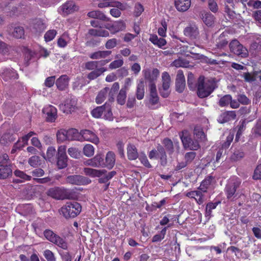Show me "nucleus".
I'll list each match as a JSON object with an SVG mask.
<instances>
[{"instance_id":"4","label":"nucleus","mask_w":261,"mask_h":261,"mask_svg":"<svg viewBox=\"0 0 261 261\" xmlns=\"http://www.w3.org/2000/svg\"><path fill=\"white\" fill-rule=\"evenodd\" d=\"M183 146L185 149L196 150L199 148L200 145L197 141H193L191 138L187 130H184L179 133Z\"/></svg>"},{"instance_id":"37","label":"nucleus","mask_w":261,"mask_h":261,"mask_svg":"<svg viewBox=\"0 0 261 261\" xmlns=\"http://www.w3.org/2000/svg\"><path fill=\"white\" fill-rule=\"evenodd\" d=\"M52 243L63 249L67 250L68 249V244L66 240L58 235Z\"/></svg>"},{"instance_id":"19","label":"nucleus","mask_w":261,"mask_h":261,"mask_svg":"<svg viewBox=\"0 0 261 261\" xmlns=\"http://www.w3.org/2000/svg\"><path fill=\"white\" fill-rule=\"evenodd\" d=\"M144 72V76L145 80L148 81L150 83H154L156 80L159 75V70L154 68L150 72L149 70H145L143 71Z\"/></svg>"},{"instance_id":"34","label":"nucleus","mask_w":261,"mask_h":261,"mask_svg":"<svg viewBox=\"0 0 261 261\" xmlns=\"http://www.w3.org/2000/svg\"><path fill=\"white\" fill-rule=\"evenodd\" d=\"M15 138L14 135L10 134V133H6L4 134L0 139V143L4 145H7L10 143L13 142Z\"/></svg>"},{"instance_id":"11","label":"nucleus","mask_w":261,"mask_h":261,"mask_svg":"<svg viewBox=\"0 0 261 261\" xmlns=\"http://www.w3.org/2000/svg\"><path fill=\"white\" fill-rule=\"evenodd\" d=\"M42 112L45 115L46 120L48 122H55L57 118V109L53 106H46L43 109Z\"/></svg>"},{"instance_id":"15","label":"nucleus","mask_w":261,"mask_h":261,"mask_svg":"<svg viewBox=\"0 0 261 261\" xmlns=\"http://www.w3.org/2000/svg\"><path fill=\"white\" fill-rule=\"evenodd\" d=\"M175 85L176 90L177 92L181 93L184 91L186 87V81L183 72L181 70L177 71Z\"/></svg>"},{"instance_id":"18","label":"nucleus","mask_w":261,"mask_h":261,"mask_svg":"<svg viewBox=\"0 0 261 261\" xmlns=\"http://www.w3.org/2000/svg\"><path fill=\"white\" fill-rule=\"evenodd\" d=\"M156 151L161 165L163 166H166L167 164V156L165 148L162 145L158 144L156 146Z\"/></svg>"},{"instance_id":"42","label":"nucleus","mask_w":261,"mask_h":261,"mask_svg":"<svg viewBox=\"0 0 261 261\" xmlns=\"http://www.w3.org/2000/svg\"><path fill=\"white\" fill-rule=\"evenodd\" d=\"M119 89V84L117 82H115L113 84L111 89H109V101L112 102L114 99V95L115 92L117 91Z\"/></svg>"},{"instance_id":"23","label":"nucleus","mask_w":261,"mask_h":261,"mask_svg":"<svg viewBox=\"0 0 261 261\" xmlns=\"http://www.w3.org/2000/svg\"><path fill=\"white\" fill-rule=\"evenodd\" d=\"M84 173L85 175L90 176L92 177H100L105 172V170H97L90 168H85L83 169Z\"/></svg>"},{"instance_id":"8","label":"nucleus","mask_w":261,"mask_h":261,"mask_svg":"<svg viewBox=\"0 0 261 261\" xmlns=\"http://www.w3.org/2000/svg\"><path fill=\"white\" fill-rule=\"evenodd\" d=\"M68 158L66 152V146H61L58 148L57 165L59 169L65 168L67 166Z\"/></svg>"},{"instance_id":"59","label":"nucleus","mask_w":261,"mask_h":261,"mask_svg":"<svg viewBox=\"0 0 261 261\" xmlns=\"http://www.w3.org/2000/svg\"><path fill=\"white\" fill-rule=\"evenodd\" d=\"M11 165L9 156L6 153L0 154V166Z\"/></svg>"},{"instance_id":"41","label":"nucleus","mask_w":261,"mask_h":261,"mask_svg":"<svg viewBox=\"0 0 261 261\" xmlns=\"http://www.w3.org/2000/svg\"><path fill=\"white\" fill-rule=\"evenodd\" d=\"M106 106L107 102L102 106L97 107L95 109H93L91 112L92 116L95 118H100L103 113Z\"/></svg>"},{"instance_id":"31","label":"nucleus","mask_w":261,"mask_h":261,"mask_svg":"<svg viewBox=\"0 0 261 261\" xmlns=\"http://www.w3.org/2000/svg\"><path fill=\"white\" fill-rule=\"evenodd\" d=\"M149 41L160 48H163L167 43L165 39L162 38H159L156 35H151L149 38Z\"/></svg>"},{"instance_id":"45","label":"nucleus","mask_w":261,"mask_h":261,"mask_svg":"<svg viewBox=\"0 0 261 261\" xmlns=\"http://www.w3.org/2000/svg\"><path fill=\"white\" fill-rule=\"evenodd\" d=\"M136 96L138 99H142L144 96V85L142 81L140 82L138 84Z\"/></svg>"},{"instance_id":"7","label":"nucleus","mask_w":261,"mask_h":261,"mask_svg":"<svg viewBox=\"0 0 261 261\" xmlns=\"http://www.w3.org/2000/svg\"><path fill=\"white\" fill-rule=\"evenodd\" d=\"M162 144L164 146L165 150L167 151L168 154L171 156L174 151L177 153H179L180 150V146L179 142H173L168 138H166L162 141Z\"/></svg>"},{"instance_id":"6","label":"nucleus","mask_w":261,"mask_h":261,"mask_svg":"<svg viewBox=\"0 0 261 261\" xmlns=\"http://www.w3.org/2000/svg\"><path fill=\"white\" fill-rule=\"evenodd\" d=\"M48 196L56 199H64L69 198V192L67 190L60 187L49 189L47 192Z\"/></svg>"},{"instance_id":"26","label":"nucleus","mask_w":261,"mask_h":261,"mask_svg":"<svg viewBox=\"0 0 261 261\" xmlns=\"http://www.w3.org/2000/svg\"><path fill=\"white\" fill-rule=\"evenodd\" d=\"M69 79L67 75H62L56 82L58 89L64 90L68 85Z\"/></svg>"},{"instance_id":"39","label":"nucleus","mask_w":261,"mask_h":261,"mask_svg":"<svg viewBox=\"0 0 261 261\" xmlns=\"http://www.w3.org/2000/svg\"><path fill=\"white\" fill-rule=\"evenodd\" d=\"M67 139L69 141L80 140L79 137L80 135L77 129L74 128H71L66 130Z\"/></svg>"},{"instance_id":"22","label":"nucleus","mask_w":261,"mask_h":261,"mask_svg":"<svg viewBox=\"0 0 261 261\" xmlns=\"http://www.w3.org/2000/svg\"><path fill=\"white\" fill-rule=\"evenodd\" d=\"M2 76L5 81L15 80L18 78V75L15 71L11 69H6L2 73Z\"/></svg>"},{"instance_id":"16","label":"nucleus","mask_w":261,"mask_h":261,"mask_svg":"<svg viewBox=\"0 0 261 261\" xmlns=\"http://www.w3.org/2000/svg\"><path fill=\"white\" fill-rule=\"evenodd\" d=\"M186 196L194 199L198 204H201L204 201L203 192L200 190L189 192L186 194Z\"/></svg>"},{"instance_id":"56","label":"nucleus","mask_w":261,"mask_h":261,"mask_svg":"<svg viewBox=\"0 0 261 261\" xmlns=\"http://www.w3.org/2000/svg\"><path fill=\"white\" fill-rule=\"evenodd\" d=\"M28 163L31 166L36 167L41 164L40 157L37 155L33 156L29 159Z\"/></svg>"},{"instance_id":"30","label":"nucleus","mask_w":261,"mask_h":261,"mask_svg":"<svg viewBox=\"0 0 261 261\" xmlns=\"http://www.w3.org/2000/svg\"><path fill=\"white\" fill-rule=\"evenodd\" d=\"M107 71V68L100 67L93 70L87 75V78L90 80H94L100 76L103 73Z\"/></svg>"},{"instance_id":"55","label":"nucleus","mask_w":261,"mask_h":261,"mask_svg":"<svg viewBox=\"0 0 261 261\" xmlns=\"http://www.w3.org/2000/svg\"><path fill=\"white\" fill-rule=\"evenodd\" d=\"M43 234L45 238L51 243L54 242L55 238L58 236L50 229H46Z\"/></svg>"},{"instance_id":"29","label":"nucleus","mask_w":261,"mask_h":261,"mask_svg":"<svg viewBox=\"0 0 261 261\" xmlns=\"http://www.w3.org/2000/svg\"><path fill=\"white\" fill-rule=\"evenodd\" d=\"M12 174L11 165L0 166V179H5Z\"/></svg>"},{"instance_id":"43","label":"nucleus","mask_w":261,"mask_h":261,"mask_svg":"<svg viewBox=\"0 0 261 261\" xmlns=\"http://www.w3.org/2000/svg\"><path fill=\"white\" fill-rule=\"evenodd\" d=\"M126 97V88H121L117 97V102L120 105H123L125 102Z\"/></svg>"},{"instance_id":"44","label":"nucleus","mask_w":261,"mask_h":261,"mask_svg":"<svg viewBox=\"0 0 261 261\" xmlns=\"http://www.w3.org/2000/svg\"><path fill=\"white\" fill-rule=\"evenodd\" d=\"M113 30L112 33L115 34L117 32L123 30L125 28V23L122 21H116L112 24Z\"/></svg>"},{"instance_id":"10","label":"nucleus","mask_w":261,"mask_h":261,"mask_svg":"<svg viewBox=\"0 0 261 261\" xmlns=\"http://www.w3.org/2000/svg\"><path fill=\"white\" fill-rule=\"evenodd\" d=\"M77 104L76 99L75 97L67 98L64 104L60 105V109L63 113H69L73 111Z\"/></svg>"},{"instance_id":"20","label":"nucleus","mask_w":261,"mask_h":261,"mask_svg":"<svg viewBox=\"0 0 261 261\" xmlns=\"http://www.w3.org/2000/svg\"><path fill=\"white\" fill-rule=\"evenodd\" d=\"M66 181L72 185H81L85 182V178L79 175H69L66 177Z\"/></svg>"},{"instance_id":"64","label":"nucleus","mask_w":261,"mask_h":261,"mask_svg":"<svg viewBox=\"0 0 261 261\" xmlns=\"http://www.w3.org/2000/svg\"><path fill=\"white\" fill-rule=\"evenodd\" d=\"M261 47V37H257L253 40L250 45V49L252 50H256Z\"/></svg>"},{"instance_id":"60","label":"nucleus","mask_w":261,"mask_h":261,"mask_svg":"<svg viewBox=\"0 0 261 261\" xmlns=\"http://www.w3.org/2000/svg\"><path fill=\"white\" fill-rule=\"evenodd\" d=\"M244 156V153L242 150H236L231 156V159L232 161H237L243 158Z\"/></svg>"},{"instance_id":"28","label":"nucleus","mask_w":261,"mask_h":261,"mask_svg":"<svg viewBox=\"0 0 261 261\" xmlns=\"http://www.w3.org/2000/svg\"><path fill=\"white\" fill-rule=\"evenodd\" d=\"M201 19L207 27H212L215 22V17L210 12H203L201 14Z\"/></svg>"},{"instance_id":"1","label":"nucleus","mask_w":261,"mask_h":261,"mask_svg":"<svg viewBox=\"0 0 261 261\" xmlns=\"http://www.w3.org/2000/svg\"><path fill=\"white\" fill-rule=\"evenodd\" d=\"M197 94L199 98L208 96L216 87L215 82L212 79L205 80L203 76H200L197 83Z\"/></svg>"},{"instance_id":"21","label":"nucleus","mask_w":261,"mask_h":261,"mask_svg":"<svg viewBox=\"0 0 261 261\" xmlns=\"http://www.w3.org/2000/svg\"><path fill=\"white\" fill-rule=\"evenodd\" d=\"M174 3L177 10L181 12L186 11L191 6V0H175Z\"/></svg>"},{"instance_id":"9","label":"nucleus","mask_w":261,"mask_h":261,"mask_svg":"<svg viewBox=\"0 0 261 261\" xmlns=\"http://www.w3.org/2000/svg\"><path fill=\"white\" fill-rule=\"evenodd\" d=\"M184 34L191 39H196L199 36V31L197 24L190 23L184 30Z\"/></svg>"},{"instance_id":"14","label":"nucleus","mask_w":261,"mask_h":261,"mask_svg":"<svg viewBox=\"0 0 261 261\" xmlns=\"http://www.w3.org/2000/svg\"><path fill=\"white\" fill-rule=\"evenodd\" d=\"M246 82L252 83L257 80L261 82V70L256 71L252 73L249 72H243L240 75Z\"/></svg>"},{"instance_id":"33","label":"nucleus","mask_w":261,"mask_h":261,"mask_svg":"<svg viewBox=\"0 0 261 261\" xmlns=\"http://www.w3.org/2000/svg\"><path fill=\"white\" fill-rule=\"evenodd\" d=\"M88 33L89 35L93 36L108 37L109 35V33L108 31L101 29H91L89 30Z\"/></svg>"},{"instance_id":"57","label":"nucleus","mask_w":261,"mask_h":261,"mask_svg":"<svg viewBox=\"0 0 261 261\" xmlns=\"http://www.w3.org/2000/svg\"><path fill=\"white\" fill-rule=\"evenodd\" d=\"M14 174L16 176L20 177L23 181L30 180L32 178L31 176L27 175L23 171L19 170H16L14 172Z\"/></svg>"},{"instance_id":"48","label":"nucleus","mask_w":261,"mask_h":261,"mask_svg":"<svg viewBox=\"0 0 261 261\" xmlns=\"http://www.w3.org/2000/svg\"><path fill=\"white\" fill-rule=\"evenodd\" d=\"M83 153L87 157L93 156L94 153V148L91 144H86L83 148Z\"/></svg>"},{"instance_id":"54","label":"nucleus","mask_w":261,"mask_h":261,"mask_svg":"<svg viewBox=\"0 0 261 261\" xmlns=\"http://www.w3.org/2000/svg\"><path fill=\"white\" fill-rule=\"evenodd\" d=\"M45 25L41 20H36V22L34 24L33 28L36 32H41L45 29Z\"/></svg>"},{"instance_id":"62","label":"nucleus","mask_w":261,"mask_h":261,"mask_svg":"<svg viewBox=\"0 0 261 261\" xmlns=\"http://www.w3.org/2000/svg\"><path fill=\"white\" fill-rule=\"evenodd\" d=\"M57 34V31L55 30H50L48 31L44 35V39L46 42L52 40Z\"/></svg>"},{"instance_id":"12","label":"nucleus","mask_w":261,"mask_h":261,"mask_svg":"<svg viewBox=\"0 0 261 261\" xmlns=\"http://www.w3.org/2000/svg\"><path fill=\"white\" fill-rule=\"evenodd\" d=\"M80 135L85 141L91 142L95 144H98L99 140L96 134L89 129H82L80 131Z\"/></svg>"},{"instance_id":"50","label":"nucleus","mask_w":261,"mask_h":261,"mask_svg":"<svg viewBox=\"0 0 261 261\" xmlns=\"http://www.w3.org/2000/svg\"><path fill=\"white\" fill-rule=\"evenodd\" d=\"M12 35L16 38H21L24 35L23 28L21 27H15L12 32Z\"/></svg>"},{"instance_id":"52","label":"nucleus","mask_w":261,"mask_h":261,"mask_svg":"<svg viewBox=\"0 0 261 261\" xmlns=\"http://www.w3.org/2000/svg\"><path fill=\"white\" fill-rule=\"evenodd\" d=\"M57 138L58 141L60 142L68 140L66 130L61 129L59 130L57 133Z\"/></svg>"},{"instance_id":"35","label":"nucleus","mask_w":261,"mask_h":261,"mask_svg":"<svg viewBox=\"0 0 261 261\" xmlns=\"http://www.w3.org/2000/svg\"><path fill=\"white\" fill-rule=\"evenodd\" d=\"M109 91V88L106 87V88H103V89H102L99 92V93L98 94L97 96H96V98L95 99L96 102L97 104L101 103L102 102H103L105 101V100L106 99V98L107 96Z\"/></svg>"},{"instance_id":"46","label":"nucleus","mask_w":261,"mask_h":261,"mask_svg":"<svg viewBox=\"0 0 261 261\" xmlns=\"http://www.w3.org/2000/svg\"><path fill=\"white\" fill-rule=\"evenodd\" d=\"M35 56V53L31 50L27 49L24 54V64L25 66L30 65V62L33 59Z\"/></svg>"},{"instance_id":"32","label":"nucleus","mask_w":261,"mask_h":261,"mask_svg":"<svg viewBox=\"0 0 261 261\" xmlns=\"http://www.w3.org/2000/svg\"><path fill=\"white\" fill-rule=\"evenodd\" d=\"M159 97L156 95H150L149 99L147 103L148 107L150 109H155L159 106Z\"/></svg>"},{"instance_id":"61","label":"nucleus","mask_w":261,"mask_h":261,"mask_svg":"<svg viewBox=\"0 0 261 261\" xmlns=\"http://www.w3.org/2000/svg\"><path fill=\"white\" fill-rule=\"evenodd\" d=\"M43 255L47 261H56L54 253L50 250L46 249L44 250Z\"/></svg>"},{"instance_id":"36","label":"nucleus","mask_w":261,"mask_h":261,"mask_svg":"<svg viewBox=\"0 0 261 261\" xmlns=\"http://www.w3.org/2000/svg\"><path fill=\"white\" fill-rule=\"evenodd\" d=\"M162 80L163 90H169L170 86L171 78L167 72H164L162 73Z\"/></svg>"},{"instance_id":"13","label":"nucleus","mask_w":261,"mask_h":261,"mask_svg":"<svg viewBox=\"0 0 261 261\" xmlns=\"http://www.w3.org/2000/svg\"><path fill=\"white\" fill-rule=\"evenodd\" d=\"M78 9V6L75 5L74 2L69 1L60 7L59 11L60 12H62L63 15H67L77 11Z\"/></svg>"},{"instance_id":"49","label":"nucleus","mask_w":261,"mask_h":261,"mask_svg":"<svg viewBox=\"0 0 261 261\" xmlns=\"http://www.w3.org/2000/svg\"><path fill=\"white\" fill-rule=\"evenodd\" d=\"M95 165L98 167H106L103 156L100 154H96L94 158Z\"/></svg>"},{"instance_id":"63","label":"nucleus","mask_w":261,"mask_h":261,"mask_svg":"<svg viewBox=\"0 0 261 261\" xmlns=\"http://www.w3.org/2000/svg\"><path fill=\"white\" fill-rule=\"evenodd\" d=\"M122 59L116 60L111 62L109 66L110 69H115L121 67L123 64Z\"/></svg>"},{"instance_id":"5","label":"nucleus","mask_w":261,"mask_h":261,"mask_svg":"<svg viewBox=\"0 0 261 261\" xmlns=\"http://www.w3.org/2000/svg\"><path fill=\"white\" fill-rule=\"evenodd\" d=\"M229 47L231 53L239 57L246 58L248 56V50L237 40H232L229 44Z\"/></svg>"},{"instance_id":"27","label":"nucleus","mask_w":261,"mask_h":261,"mask_svg":"<svg viewBox=\"0 0 261 261\" xmlns=\"http://www.w3.org/2000/svg\"><path fill=\"white\" fill-rule=\"evenodd\" d=\"M127 154L129 160H135L139 157L137 149L134 145L129 144L127 145Z\"/></svg>"},{"instance_id":"2","label":"nucleus","mask_w":261,"mask_h":261,"mask_svg":"<svg viewBox=\"0 0 261 261\" xmlns=\"http://www.w3.org/2000/svg\"><path fill=\"white\" fill-rule=\"evenodd\" d=\"M82 206L75 201L68 202L61 208L63 216L66 218H74L81 212Z\"/></svg>"},{"instance_id":"47","label":"nucleus","mask_w":261,"mask_h":261,"mask_svg":"<svg viewBox=\"0 0 261 261\" xmlns=\"http://www.w3.org/2000/svg\"><path fill=\"white\" fill-rule=\"evenodd\" d=\"M231 99L232 97L230 95H225L220 99L218 103L219 105L221 107H226L231 102Z\"/></svg>"},{"instance_id":"3","label":"nucleus","mask_w":261,"mask_h":261,"mask_svg":"<svg viewBox=\"0 0 261 261\" xmlns=\"http://www.w3.org/2000/svg\"><path fill=\"white\" fill-rule=\"evenodd\" d=\"M241 183V180L236 177H233L229 179L225 188L227 199L233 200L238 197L237 189L239 188Z\"/></svg>"},{"instance_id":"58","label":"nucleus","mask_w":261,"mask_h":261,"mask_svg":"<svg viewBox=\"0 0 261 261\" xmlns=\"http://www.w3.org/2000/svg\"><path fill=\"white\" fill-rule=\"evenodd\" d=\"M68 153L71 157L74 159H78L81 156L80 151L77 148L74 147L68 148Z\"/></svg>"},{"instance_id":"53","label":"nucleus","mask_w":261,"mask_h":261,"mask_svg":"<svg viewBox=\"0 0 261 261\" xmlns=\"http://www.w3.org/2000/svg\"><path fill=\"white\" fill-rule=\"evenodd\" d=\"M103 118L105 119L112 121L113 120V116L109 104L107 103V106L106 107L104 111Z\"/></svg>"},{"instance_id":"17","label":"nucleus","mask_w":261,"mask_h":261,"mask_svg":"<svg viewBox=\"0 0 261 261\" xmlns=\"http://www.w3.org/2000/svg\"><path fill=\"white\" fill-rule=\"evenodd\" d=\"M236 118V112L234 111H227L223 113L219 116L218 121L220 123H224Z\"/></svg>"},{"instance_id":"51","label":"nucleus","mask_w":261,"mask_h":261,"mask_svg":"<svg viewBox=\"0 0 261 261\" xmlns=\"http://www.w3.org/2000/svg\"><path fill=\"white\" fill-rule=\"evenodd\" d=\"M217 202H210L207 204L205 208V217L210 218L211 216V213L213 210L216 208L218 205Z\"/></svg>"},{"instance_id":"25","label":"nucleus","mask_w":261,"mask_h":261,"mask_svg":"<svg viewBox=\"0 0 261 261\" xmlns=\"http://www.w3.org/2000/svg\"><path fill=\"white\" fill-rule=\"evenodd\" d=\"M115 154L112 151H109L107 152L105 161V164L106 167L109 169H112L115 164Z\"/></svg>"},{"instance_id":"24","label":"nucleus","mask_w":261,"mask_h":261,"mask_svg":"<svg viewBox=\"0 0 261 261\" xmlns=\"http://www.w3.org/2000/svg\"><path fill=\"white\" fill-rule=\"evenodd\" d=\"M88 16L92 18H96L103 21H110V18L99 10L92 11L88 13Z\"/></svg>"},{"instance_id":"38","label":"nucleus","mask_w":261,"mask_h":261,"mask_svg":"<svg viewBox=\"0 0 261 261\" xmlns=\"http://www.w3.org/2000/svg\"><path fill=\"white\" fill-rule=\"evenodd\" d=\"M194 135L199 139L200 141H204L206 139V136L203 131L202 128L200 126H196L194 129Z\"/></svg>"},{"instance_id":"40","label":"nucleus","mask_w":261,"mask_h":261,"mask_svg":"<svg viewBox=\"0 0 261 261\" xmlns=\"http://www.w3.org/2000/svg\"><path fill=\"white\" fill-rule=\"evenodd\" d=\"M213 177L212 176H208L205 178L201 183L199 190H201L203 193L206 192L208 186L211 185Z\"/></svg>"}]
</instances>
